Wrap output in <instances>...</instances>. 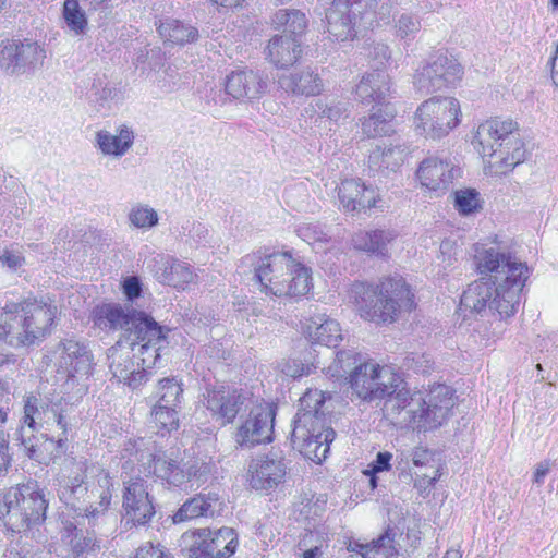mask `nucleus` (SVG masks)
Here are the masks:
<instances>
[{"label":"nucleus","mask_w":558,"mask_h":558,"mask_svg":"<svg viewBox=\"0 0 558 558\" xmlns=\"http://www.w3.org/2000/svg\"><path fill=\"white\" fill-rule=\"evenodd\" d=\"M477 269L483 275H489L494 288L483 281L469 284L461 295L460 306L475 313L488 308L501 319L514 315L520 293L529 278L526 263L510 253L490 247L478 254Z\"/></svg>","instance_id":"1"},{"label":"nucleus","mask_w":558,"mask_h":558,"mask_svg":"<svg viewBox=\"0 0 558 558\" xmlns=\"http://www.w3.org/2000/svg\"><path fill=\"white\" fill-rule=\"evenodd\" d=\"M454 404V392L446 385H436L425 395L410 390L403 383L384 401L381 411L392 425L422 432L442 425Z\"/></svg>","instance_id":"2"},{"label":"nucleus","mask_w":558,"mask_h":558,"mask_svg":"<svg viewBox=\"0 0 558 558\" xmlns=\"http://www.w3.org/2000/svg\"><path fill=\"white\" fill-rule=\"evenodd\" d=\"M23 426L21 427L22 444L31 459L40 461L44 458L43 448L49 441L59 447L68 440V435L76 423L75 408L65 398L46 402L35 396L24 400Z\"/></svg>","instance_id":"3"},{"label":"nucleus","mask_w":558,"mask_h":558,"mask_svg":"<svg viewBox=\"0 0 558 558\" xmlns=\"http://www.w3.org/2000/svg\"><path fill=\"white\" fill-rule=\"evenodd\" d=\"M119 454L122 469L133 471L137 465L140 473L154 474L174 487H180L192 481L199 486L207 481L211 471L210 464L203 460H190L182 463L172 453L155 454L150 442L144 438L125 440L121 445Z\"/></svg>","instance_id":"4"},{"label":"nucleus","mask_w":558,"mask_h":558,"mask_svg":"<svg viewBox=\"0 0 558 558\" xmlns=\"http://www.w3.org/2000/svg\"><path fill=\"white\" fill-rule=\"evenodd\" d=\"M241 267L248 268L260 284V291L277 298L306 294L311 287L310 269L289 252L257 251L241 258Z\"/></svg>","instance_id":"5"},{"label":"nucleus","mask_w":558,"mask_h":558,"mask_svg":"<svg viewBox=\"0 0 558 558\" xmlns=\"http://www.w3.org/2000/svg\"><path fill=\"white\" fill-rule=\"evenodd\" d=\"M348 298L363 319L376 324L392 323L401 311L414 307V294L400 275L384 278L376 286L356 281Z\"/></svg>","instance_id":"6"},{"label":"nucleus","mask_w":558,"mask_h":558,"mask_svg":"<svg viewBox=\"0 0 558 558\" xmlns=\"http://www.w3.org/2000/svg\"><path fill=\"white\" fill-rule=\"evenodd\" d=\"M114 492L113 477L98 463L76 462V473L59 490V498L80 511V515L96 520L110 508Z\"/></svg>","instance_id":"7"},{"label":"nucleus","mask_w":558,"mask_h":558,"mask_svg":"<svg viewBox=\"0 0 558 558\" xmlns=\"http://www.w3.org/2000/svg\"><path fill=\"white\" fill-rule=\"evenodd\" d=\"M326 374L335 378L349 374L353 391L359 398L369 402L386 400L403 384V379L391 367L364 362L352 350L338 352L332 364L326 368Z\"/></svg>","instance_id":"8"},{"label":"nucleus","mask_w":558,"mask_h":558,"mask_svg":"<svg viewBox=\"0 0 558 558\" xmlns=\"http://www.w3.org/2000/svg\"><path fill=\"white\" fill-rule=\"evenodd\" d=\"M324 393L310 390L300 399V409L293 421L291 444L304 458L320 463L327 458L336 437L322 411Z\"/></svg>","instance_id":"9"},{"label":"nucleus","mask_w":558,"mask_h":558,"mask_svg":"<svg viewBox=\"0 0 558 558\" xmlns=\"http://www.w3.org/2000/svg\"><path fill=\"white\" fill-rule=\"evenodd\" d=\"M57 307L41 301H24L0 308V339L12 347L31 345L49 333Z\"/></svg>","instance_id":"10"},{"label":"nucleus","mask_w":558,"mask_h":558,"mask_svg":"<svg viewBox=\"0 0 558 558\" xmlns=\"http://www.w3.org/2000/svg\"><path fill=\"white\" fill-rule=\"evenodd\" d=\"M517 131L518 123L510 119H490L477 126L472 143L497 173L512 171L525 160L526 149Z\"/></svg>","instance_id":"11"},{"label":"nucleus","mask_w":558,"mask_h":558,"mask_svg":"<svg viewBox=\"0 0 558 558\" xmlns=\"http://www.w3.org/2000/svg\"><path fill=\"white\" fill-rule=\"evenodd\" d=\"M47 501L37 482L8 489L0 500V520L12 532L21 533L45 520Z\"/></svg>","instance_id":"12"},{"label":"nucleus","mask_w":558,"mask_h":558,"mask_svg":"<svg viewBox=\"0 0 558 558\" xmlns=\"http://www.w3.org/2000/svg\"><path fill=\"white\" fill-rule=\"evenodd\" d=\"M460 101L454 97H432L415 111L414 125L418 134L429 140H441L461 122Z\"/></svg>","instance_id":"13"},{"label":"nucleus","mask_w":558,"mask_h":558,"mask_svg":"<svg viewBox=\"0 0 558 558\" xmlns=\"http://www.w3.org/2000/svg\"><path fill=\"white\" fill-rule=\"evenodd\" d=\"M170 330L159 325L150 315L136 311L126 332L125 340L133 350V354L141 360L144 366H156L160 352L168 345Z\"/></svg>","instance_id":"14"},{"label":"nucleus","mask_w":558,"mask_h":558,"mask_svg":"<svg viewBox=\"0 0 558 558\" xmlns=\"http://www.w3.org/2000/svg\"><path fill=\"white\" fill-rule=\"evenodd\" d=\"M57 372L66 377V386L77 384V392L85 393L86 381L93 375L94 356L84 341L64 339L53 351Z\"/></svg>","instance_id":"15"},{"label":"nucleus","mask_w":558,"mask_h":558,"mask_svg":"<svg viewBox=\"0 0 558 558\" xmlns=\"http://www.w3.org/2000/svg\"><path fill=\"white\" fill-rule=\"evenodd\" d=\"M46 50L37 41L3 40L0 45V70L8 75L34 72L44 65Z\"/></svg>","instance_id":"16"},{"label":"nucleus","mask_w":558,"mask_h":558,"mask_svg":"<svg viewBox=\"0 0 558 558\" xmlns=\"http://www.w3.org/2000/svg\"><path fill=\"white\" fill-rule=\"evenodd\" d=\"M462 74L463 69L457 59L439 54L416 70L413 84L418 93L427 95L454 86Z\"/></svg>","instance_id":"17"},{"label":"nucleus","mask_w":558,"mask_h":558,"mask_svg":"<svg viewBox=\"0 0 558 558\" xmlns=\"http://www.w3.org/2000/svg\"><path fill=\"white\" fill-rule=\"evenodd\" d=\"M107 357L109 369L119 383L136 389L148 380V369L153 366L140 364L141 360L133 354L132 348L126 342L117 341L108 349Z\"/></svg>","instance_id":"18"},{"label":"nucleus","mask_w":558,"mask_h":558,"mask_svg":"<svg viewBox=\"0 0 558 558\" xmlns=\"http://www.w3.org/2000/svg\"><path fill=\"white\" fill-rule=\"evenodd\" d=\"M276 409L269 404H257L251 409L247 418L239 427L235 441L241 447L252 448L255 445L272 440Z\"/></svg>","instance_id":"19"},{"label":"nucleus","mask_w":558,"mask_h":558,"mask_svg":"<svg viewBox=\"0 0 558 558\" xmlns=\"http://www.w3.org/2000/svg\"><path fill=\"white\" fill-rule=\"evenodd\" d=\"M122 509L126 521L134 525H146L155 517L156 510L147 485L141 477L123 482Z\"/></svg>","instance_id":"20"},{"label":"nucleus","mask_w":558,"mask_h":558,"mask_svg":"<svg viewBox=\"0 0 558 558\" xmlns=\"http://www.w3.org/2000/svg\"><path fill=\"white\" fill-rule=\"evenodd\" d=\"M245 400L246 397L242 391L219 386L208 389L203 395L202 402L220 425H226L235 418Z\"/></svg>","instance_id":"21"},{"label":"nucleus","mask_w":558,"mask_h":558,"mask_svg":"<svg viewBox=\"0 0 558 558\" xmlns=\"http://www.w3.org/2000/svg\"><path fill=\"white\" fill-rule=\"evenodd\" d=\"M327 31L337 40L353 39L359 24V14L352 0H333L326 12Z\"/></svg>","instance_id":"22"},{"label":"nucleus","mask_w":558,"mask_h":558,"mask_svg":"<svg viewBox=\"0 0 558 558\" xmlns=\"http://www.w3.org/2000/svg\"><path fill=\"white\" fill-rule=\"evenodd\" d=\"M416 175L422 186L444 193L459 175V169L450 160L430 156L420 163Z\"/></svg>","instance_id":"23"},{"label":"nucleus","mask_w":558,"mask_h":558,"mask_svg":"<svg viewBox=\"0 0 558 558\" xmlns=\"http://www.w3.org/2000/svg\"><path fill=\"white\" fill-rule=\"evenodd\" d=\"M251 486L256 490L277 487L284 478L287 465L281 457L270 454L253 460L250 464Z\"/></svg>","instance_id":"24"},{"label":"nucleus","mask_w":558,"mask_h":558,"mask_svg":"<svg viewBox=\"0 0 558 558\" xmlns=\"http://www.w3.org/2000/svg\"><path fill=\"white\" fill-rule=\"evenodd\" d=\"M136 310L116 302H102L97 304L90 314L94 327L105 331L118 330L126 332Z\"/></svg>","instance_id":"25"},{"label":"nucleus","mask_w":558,"mask_h":558,"mask_svg":"<svg viewBox=\"0 0 558 558\" xmlns=\"http://www.w3.org/2000/svg\"><path fill=\"white\" fill-rule=\"evenodd\" d=\"M340 206L347 213H361L376 207L378 194L372 186H366L361 180L349 179L338 187Z\"/></svg>","instance_id":"26"},{"label":"nucleus","mask_w":558,"mask_h":558,"mask_svg":"<svg viewBox=\"0 0 558 558\" xmlns=\"http://www.w3.org/2000/svg\"><path fill=\"white\" fill-rule=\"evenodd\" d=\"M357 99L365 105H381L391 95L389 75L381 70H374L362 76L356 85Z\"/></svg>","instance_id":"27"},{"label":"nucleus","mask_w":558,"mask_h":558,"mask_svg":"<svg viewBox=\"0 0 558 558\" xmlns=\"http://www.w3.org/2000/svg\"><path fill=\"white\" fill-rule=\"evenodd\" d=\"M226 93L234 99H256L266 88V82L252 70L235 71L227 76Z\"/></svg>","instance_id":"28"},{"label":"nucleus","mask_w":558,"mask_h":558,"mask_svg":"<svg viewBox=\"0 0 558 558\" xmlns=\"http://www.w3.org/2000/svg\"><path fill=\"white\" fill-rule=\"evenodd\" d=\"M151 272L159 282L182 289L194 279L189 264L171 257L155 258Z\"/></svg>","instance_id":"29"},{"label":"nucleus","mask_w":558,"mask_h":558,"mask_svg":"<svg viewBox=\"0 0 558 558\" xmlns=\"http://www.w3.org/2000/svg\"><path fill=\"white\" fill-rule=\"evenodd\" d=\"M301 43L287 34L275 36L267 46V59L276 68L284 69L293 65L301 57Z\"/></svg>","instance_id":"30"},{"label":"nucleus","mask_w":558,"mask_h":558,"mask_svg":"<svg viewBox=\"0 0 558 558\" xmlns=\"http://www.w3.org/2000/svg\"><path fill=\"white\" fill-rule=\"evenodd\" d=\"M96 146L106 156L114 158L123 157L133 146L134 132L128 125H121L116 134L107 130H100L96 133Z\"/></svg>","instance_id":"31"},{"label":"nucleus","mask_w":558,"mask_h":558,"mask_svg":"<svg viewBox=\"0 0 558 558\" xmlns=\"http://www.w3.org/2000/svg\"><path fill=\"white\" fill-rule=\"evenodd\" d=\"M308 338L328 348L337 347L342 340L340 325L326 314H314L306 324Z\"/></svg>","instance_id":"32"},{"label":"nucleus","mask_w":558,"mask_h":558,"mask_svg":"<svg viewBox=\"0 0 558 558\" xmlns=\"http://www.w3.org/2000/svg\"><path fill=\"white\" fill-rule=\"evenodd\" d=\"M362 28H372L389 23L393 9L392 0H352Z\"/></svg>","instance_id":"33"},{"label":"nucleus","mask_w":558,"mask_h":558,"mask_svg":"<svg viewBox=\"0 0 558 558\" xmlns=\"http://www.w3.org/2000/svg\"><path fill=\"white\" fill-rule=\"evenodd\" d=\"M278 84L283 90L302 96H314L323 89L322 78L310 69L282 75L279 77Z\"/></svg>","instance_id":"34"},{"label":"nucleus","mask_w":558,"mask_h":558,"mask_svg":"<svg viewBox=\"0 0 558 558\" xmlns=\"http://www.w3.org/2000/svg\"><path fill=\"white\" fill-rule=\"evenodd\" d=\"M396 236L391 230L360 231L353 235L352 245L368 255L386 256Z\"/></svg>","instance_id":"35"},{"label":"nucleus","mask_w":558,"mask_h":558,"mask_svg":"<svg viewBox=\"0 0 558 558\" xmlns=\"http://www.w3.org/2000/svg\"><path fill=\"white\" fill-rule=\"evenodd\" d=\"M216 494H198L186 500L173 514V522L181 523L199 517H213L216 506H219Z\"/></svg>","instance_id":"36"},{"label":"nucleus","mask_w":558,"mask_h":558,"mask_svg":"<svg viewBox=\"0 0 558 558\" xmlns=\"http://www.w3.org/2000/svg\"><path fill=\"white\" fill-rule=\"evenodd\" d=\"M88 10H97L110 0H81ZM62 16L69 29L74 35H83L88 27L85 10L80 5L78 0H65L62 9Z\"/></svg>","instance_id":"37"},{"label":"nucleus","mask_w":558,"mask_h":558,"mask_svg":"<svg viewBox=\"0 0 558 558\" xmlns=\"http://www.w3.org/2000/svg\"><path fill=\"white\" fill-rule=\"evenodd\" d=\"M210 537V529L190 530L181 535L179 546L187 558H213Z\"/></svg>","instance_id":"38"},{"label":"nucleus","mask_w":558,"mask_h":558,"mask_svg":"<svg viewBox=\"0 0 558 558\" xmlns=\"http://www.w3.org/2000/svg\"><path fill=\"white\" fill-rule=\"evenodd\" d=\"M157 31L162 40L170 45H185L198 37L197 28L171 17L160 20Z\"/></svg>","instance_id":"39"},{"label":"nucleus","mask_w":558,"mask_h":558,"mask_svg":"<svg viewBox=\"0 0 558 558\" xmlns=\"http://www.w3.org/2000/svg\"><path fill=\"white\" fill-rule=\"evenodd\" d=\"M407 148L402 145L377 146L368 156L369 168L375 171H396L405 160Z\"/></svg>","instance_id":"40"},{"label":"nucleus","mask_w":558,"mask_h":558,"mask_svg":"<svg viewBox=\"0 0 558 558\" xmlns=\"http://www.w3.org/2000/svg\"><path fill=\"white\" fill-rule=\"evenodd\" d=\"M272 23L276 28H283L284 34L296 39H299L307 27V19L305 14L294 9L278 10L274 14Z\"/></svg>","instance_id":"41"},{"label":"nucleus","mask_w":558,"mask_h":558,"mask_svg":"<svg viewBox=\"0 0 558 558\" xmlns=\"http://www.w3.org/2000/svg\"><path fill=\"white\" fill-rule=\"evenodd\" d=\"M238 535L232 527L211 530L210 553L213 558L229 557L238 547Z\"/></svg>","instance_id":"42"},{"label":"nucleus","mask_w":558,"mask_h":558,"mask_svg":"<svg viewBox=\"0 0 558 558\" xmlns=\"http://www.w3.org/2000/svg\"><path fill=\"white\" fill-rule=\"evenodd\" d=\"M182 385L174 378L160 379L151 399L155 405L179 407L182 399Z\"/></svg>","instance_id":"43"},{"label":"nucleus","mask_w":558,"mask_h":558,"mask_svg":"<svg viewBox=\"0 0 558 558\" xmlns=\"http://www.w3.org/2000/svg\"><path fill=\"white\" fill-rule=\"evenodd\" d=\"M62 541L70 547V551L75 558H80L85 553L93 550L95 546L93 536L84 535L82 530H78L71 523L65 525Z\"/></svg>","instance_id":"44"},{"label":"nucleus","mask_w":558,"mask_h":558,"mask_svg":"<svg viewBox=\"0 0 558 558\" xmlns=\"http://www.w3.org/2000/svg\"><path fill=\"white\" fill-rule=\"evenodd\" d=\"M128 219L133 227L149 230L158 225L159 216L148 204L137 203L131 207Z\"/></svg>","instance_id":"45"},{"label":"nucleus","mask_w":558,"mask_h":558,"mask_svg":"<svg viewBox=\"0 0 558 558\" xmlns=\"http://www.w3.org/2000/svg\"><path fill=\"white\" fill-rule=\"evenodd\" d=\"M298 235L315 251H324V245L330 241L329 234L316 222H304L296 229Z\"/></svg>","instance_id":"46"},{"label":"nucleus","mask_w":558,"mask_h":558,"mask_svg":"<svg viewBox=\"0 0 558 558\" xmlns=\"http://www.w3.org/2000/svg\"><path fill=\"white\" fill-rule=\"evenodd\" d=\"M392 114L380 111L372 113L362 121V131L368 137H377L390 134L393 129L391 124Z\"/></svg>","instance_id":"47"},{"label":"nucleus","mask_w":558,"mask_h":558,"mask_svg":"<svg viewBox=\"0 0 558 558\" xmlns=\"http://www.w3.org/2000/svg\"><path fill=\"white\" fill-rule=\"evenodd\" d=\"M453 205L458 213L463 216L477 213L481 209L480 193L474 189L456 191Z\"/></svg>","instance_id":"48"},{"label":"nucleus","mask_w":558,"mask_h":558,"mask_svg":"<svg viewBox=\"0 0 558 558\" xmlns=\"http://www.w3.org/2000/svg\"><path fill=\"white\" fill-rule=\"evenodd\" d=\"M178 407L153 405L151 417L160 430L171 432L179 427Z\"/></svg>","instance_id":"49"},{"label":"nucleus","mask_w":558,"mask_h":558,"mask_svg":"<svg viewBox=\"0 0 558 558\" xmlns=\"http://www.w3.org/2000/svg\"><path fill=\"white\" fill-rule=\"evenodd\" d=\"M317 112L320 117L338 121L348 110V102L336 98L319 99L316 101Z\"/></svg>","instance_id":"50"},{"label":"nucleus","mask_w":558,"mask_h":558,"mask_svg":"<svg viewBox=\"0 0 558 558\" xmlns=\"http://www.w3.org/2000/svg\"><path fill=\"white\" fill-rule=\"evenodd\" d=\"M324 539L319 538L316 533L310 532L299 543L300 556L302 558H319L323 554Z\"/></svg>","instance_id":"51"},{"label":"nucleus","mask_w":558,"mask_h":558,"mask_svg":"<svg viewBox=\"0 0 558 558\" xmlns=\"http://www.w3.org/2000/svg\"><path fill=\"white\" fill-rule=\"evenodd\" d=\"M397 550L393 547V539L389 535H383L371 543L367 558H393Z\"/></svg>","instance_id":"52"},{"label":"nucleus","mask_w":558,"mask_h":558,"mask_svg":"<svg viewBox=\"0 0 558 558\" xmlns=\"http://www.w3.org/2000/svg\"><path fill=\"white\" fill-rule=\"evenodd\" d=\"M396 35L402 39L414 36L421 28L420 20L410 13H402L395 24Z\"/></svg>","instance_id":"53"},{"label":"nucleus","mask_w":558,"mask_h":558,"mask_svg":"<svg viewBox=\"0 0 558 558\" xmlns=\"http://www.w3.org/2000/svg\"><path fill=\"white\" fill-rule=\"evenodd\" d=\"M312 367L316 366L314 364H305L299 359H287L279 364L280 372L292 378L311 374Z\"/></svg>","instance_id":"54"},{"label":"nucleus","mask_w":558,"mask_h":558,"mask_svg":"<svg viewBox=\"0 0 558 558\" xmlns=\"http://www.w3.org/2000/svg\"><path fill=\"white\" fill-rule=\"evenodd\" d=\"M134 558H173L170 553L159 544L146 543L141 546Z\"/></svg>","instance_id":"55"},{"label":"nucleus","mask_w":558,"mask_h":558,"mask_svg":"<svg viewBox=\"0 0 558 558\" xmlns=\"http://www.w3.org/2000/svg\"><path fill=\"white\" fill-rule=\"evenodd\" d=\"M440 473L438 469L434 471V475L432 476L427 474L417 475L414 482V487L417 488L421 495H423L424 493L429 492L430 487L438 481Z\"/></svg>","instance_id":"56"},{"label":"nucleus","mask_w":558,"mask_h":558,"mask_svg":"<svg viewBox=\"0 0 558 558\" xmlns=\"http://www.w3.org/2000/svg\"><path fill=\"white\" fill-rule=\"evenodd\" d=\"M23 257L20 255V253L2 248L0 250V263L2 266H7L11 269H16L22 265Z\"/></svg>","instance_id":"57"},{"label":"nucleus","mask_w":558,"mask_h":558,"mask_svg":"<svg viewBox=\"0 0 558 558\" xmlns=\"http://www.w3.org/2000/svg\"><path fill=\"white\" fill-rule=\"evenodd\" d=\"M411 368L416 373L426 374L433 367V361L427 354H416L411 357Z\"/></svg>","instance_id":"58"},{"label":"nucleus","mask_w":558,"mask_h":558,"mask_svg":"<svg viewBox=\"0 0 558 558\" xmlns=\"http://www.w3.org/2000/svg\"><path fill=\"white\" fill-rule=\"evenodd\" d=\"M142 292V286L136 277H129L123 282V293L128 300L133 301L138 298Z\"/></svg>","instance_id":"59"},{"label":"nucleus","mask_w":558,"mask_h":558,"mask_svg":"<svg viewBox=\"0 0 558 558\" xmlns=\"http://www.w3.org/2000/svg\"><path fill=\"white\" fill-rule=\"evenodd\" d=\"M368 54L377 61L378 64H384L390 58V50L387 45L378 43L373 46Z\"/></svg>","instance_id":"60"},{"label":"nucleus","mask_w":558,"mask_h":558,"mask_svg":"<svg viewBox=\"0 0 558 558\" xmlns=\"http://www.w3.org/2000/svg\"><path fill=\"white\" fill-rule=\"evenodd\" d=\"M412 462L416 466L428 465L433 460V453L424 448L417 447L412 451Z\"/></svg>","instance_id":"61"},{"label":"nucleus","mask_w":558,"mask_h":558,"mask_svg":"<svg viewBox=\"0 0 558 558\" xmlns=\"http://www.w3.org/2000/svg\"><path fill=\"white\" fill-rule=\"evenodd\" d=\"M391 458L392 454L387 451L377 453L376 460L372 464V471L378 473L385 470H389Z\"/></svg>","instance_id":"62"},{"label":"nucleus","mask_w":558,"mask_h":558,"mask_svg":"<svg viewBox=\"0 0 558 558\" xmlns=\"http://www.w3.org/2000/svg\"><path fill=\"white\" fill-rule=\"evenodd\" d=\"M550 464L548 461L539 462L534 470L533 481L537 485H542L544 483L545 476L549 473Z\"/></svg>","instance_id":"63"},{"label":"nucleus","mask_w":558,"mask_h":558,"mask_svg":"<svg viewBox=\"0 0 558 558\" xmlns=\"http://www.w3.org/2000/svg\"><path fill=\"white\" fill-rule=\"evenodd\" d=\"M371 544L361 543L360 541L352 539L349 542L347 549L351 553L360 554L363 558H367L366 551H369Z\"/></svg>","instance_id":"64"}]
</instances>
